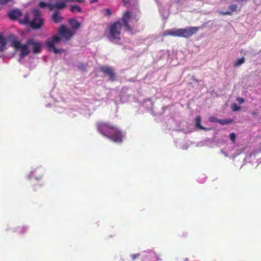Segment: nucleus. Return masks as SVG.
Wrapping results in <instances>:
<instances>
[{
    "mask_svg": "<svg viewBox=\"0 0 261 261\" xmlns=\"http://www.w3.org/2000/svg\"><path fill=\"white\" fill-rule=\"evenodd\" d=\"M7 41L5 38H4L3 36L0 34V45H6Z\"/></svg>",
    "mask_w": 261,
    "mask_h": 261,
    "instance_id": "4be33fe9",
    "label": "nucleus"
},
{
    "mask_svg": "<svg viewBox=\"0 0 261 261\" xmlns=\"http://www.w3.org/2000/svg\"><path fill=\"white\" fill-rule=\"evenodd\" d=\"M58 11H55L52 15V19L56 23H59L63 20V17L59 15Z\"/></svg>",
    "mask_w": 261,
    "mask_h": 261,
    "instance_id": "f8f14e48",
    "label": "nucleus"
},
{
    "mask_svg": "<svg viewBox=\"0 0 261 261\" xmlns=\"http://www.w3.org/2000/svg\"><path fill=\"white\" fill-rule=\"evenodd\" d=\"M28 44L32 47V52L34 54L41 53L43 46L41 42L36 41L34 38H30L28 39Z\"/></svg>",
    "mask_w": 261,
    "mask_h": 261,
    "instance_id": "423d86ee",
    "label": "nucleus"
},
{
    "mask_svg": "<svg viewBox=\"0 0 261 261\" xmlns=\"http://www.w3.org/2000/svg\"><path fill=\"white\" fill-rule=\"evenodd\" d=\"M105 11L107 16H110L111 15L112 13L110 9L107 8L105 10Z\"/></svg>",
    "mask_w": 261,
    "mask_h": 261,
    "instance_id": "c756f323",
    "label": "nucleus"
},
{
    "mask_svg": "<svg viewBox=\"0 0 261 261\" xmlns=\"http://www.w3.org/2000/svg\"><path fill=\"white\" fill-rule=\"evenodd\" d=\"M98 132L113 141L121 143L123 140L122 132L116 126L110 122H98L96 124Z\"/></svg>",
    "mask_w": 261,
    "mask_h": 261,
    "instance_id": "f257e3e1",
    "label": "nucleus"
},
{
    "mask_svg": "<svg viewBox=\"0 0 261 261\" xmlns=\"http://www.w3.org/2000/svg\"><path fill=\"white\" fill-rule=\"evenodd\" d=\"M139 255V254H134V258L137 257H138Z\"/></svg>",
    "mask_w": 261,
    "mask_h": 261,
    "instance_id": "473e14b6",
    "label": "nucleus"
},
{
    "mask_svg": "<svg viewBox=\"0 0 261 261\" xmlns=\"http://www.w3.org/2000/svg\"><path fill=\"white\" fill-rule=\"evenodd\" d=\"M220 14L222 15H231V12L230 11H225V12H220Z\"/></svg>",
    "mask_w": 261,
    "mask_h": 261,
    "instance_id": "bb28decb",
    "label": "nucleus"
},
{
    "mask_svg": "<svg viewBox=\"0 0 261 261\" xmlns=\"http://www.w3.org/2000/svg\"><path fill=\"white\" fill-rule=\"evenodd\" d=\"M245 62V59L244 57H242L240 59H239L236 62H235V64H234V66H240V65L242 64L243 63H244Z\"/></svg>",
    "mask_w": 261,
    "mask_h": 261,
    "instance_id": "aec40b11",
    "label": "nucleus"
},
{
    "mask_svg": "<svg viewBox=\"0 0 261 261\" xmlns=\"http://www.w3.org/2000/svg\"><path fill=\"white\" fill-rule=\"evenodd\" d=\"M122 27V24L120 20L114 22L110 25L109 28L110 35L109 36L110 40H120Z\"/></svg>",
    "mask_w": 261,
    "mask_h": 261,
    "instance_id": "39448f33",
    "label": "nucleus"
},
{
    "mask_svg": "<svg viewBox=\"0 0 261 261\" xmlns=\"http://www.w3.org/2000/svg\"><path fill=\"white\" fill-rule=\"evenodd\" d=\"M13 0H0V4L5 5L9 2H11Z\"/></svg>",
    "mask_w": 261,
    "mask_h": 261,
    "instance_id": "cd10ccee",
    "label": "nucleus"
},
{
    "mask_svg": "<svg viewBox=\"0 0 261 261\" xmlns=\"http://www.w3.org/2000/svg\"><path fill=\"white\" fill-rule=\"evenodd\" d=\"M66 4L63 2H59L56 3L54 5H52V7L56 8L58 9H61L65 8Z\"/></svg>",
    "mask_w": 261,
    "mask_h": 261,
    "instance_id": "4468645a",
    "label": "nucleus"
},
{
    "mask_svg": "<svg viewBox=\"0 0 261 261\" xmlns=\"http://www.w3.org/2000/svg\"><path fill=\"white\" fill-rule=\"evenodd\" d=\"M237 100L240 104H241L244 102V99L242 97H238L237 98Z\"/></svg>",
    "mask_w": 261,
    "mask_h": 261,
    "instance_id": "c85d7f7f",
    "label": "nucleus"
},
{
    "mask_svg": "<svg viewBox=\"0 0 261 261\" xmlns=\"http://www.w3.org/2000/svg\"><path fill=\"white\" fill-rule=\"evenodd\" d=\"M98 1V0H91L90 2V4H92V3H96Z\"/></svg>",
    "mask_w": 261,
    "mask_h": 261,
    "instance_id": "2f4dec72",
    "label": "nucleus"
},
{
    "mask_svg": "<svg viewBox=\"0 0 261 261\" xmlns=\"http://www.w3.org/2000/svg\"><path fill=\"white\" fill-rule=\"evenodd\" d=\"M199 30V28L197 27H190L183 29H172L164 31L162 36L163 37L171 36L188 38L195 34Z\"/></svg>",
    "mask_w": 261,
    "mask_h": 261,
    "instance_id": "7ed1b4c3",
    "label": "nucleus"
},
{
    "mask_svg": "<svg viewBox=\"0 0 261 261\" xmlns=\"http://www.w3.org/2000/svg\"><path fill=\"white\" fill-rule=\"evenodd\" d=\"M70 11L72 12H74L75 11H77L78 12H81L82 10H81V8L78 6L71 5L70 6Z\"/></svg>",
    "mask_w": 261,
    "mask_h": 261,
    "instance_id": "f3484780",
    "label": "nucleus"
},
{
    "mask_svg": "<svg viewBox=\"0 0 261 261\" xmlns=\"http://www.w3.org/2000/svg\"><path fill=\"white\" fill-rule=\"evenodd\" d=\"M58 34L62 36L66 40H69L74 34L70 29L67 28L64 25L60 26L58 30Z\"/></svg>",
    "mask_w": 261,
    "mask_h": 261,
    "instance_id": "0eeeda50",
    "label": "nucleus"
},
{
    "mask_svg": "<svg viewBox=\"0 0 261 261\" xmlns=\"http://www.w3.org/2000/svg\"><path fill=\"white\" fill-rule=\"evenodd\" d=\"M8 15L10 19L14 20L17 19L21 16L22 13L21 11L18 9L12 10L9 12Z\"/></svg>",
    "mask_w": 261,
    "mask_h": 261,
    "instance_id": "9d476101",
    "label": "nucleus"
},
{
    "mask_svg": "<svg viewBox=\"0 0 261 261\" xmlns=\"http://www.w3.org/2000/svg\"><path fill=\"white\" fill-rule=\"evenodd\" d=\"M9 37L11 38V46L17 50L20 49V57L21 58L30 54L31 51L29 49L30 44H28V40L25 44H21L20 41L15 36L10 35Z\"/></svg>",
    "mask_w": 261,
    "mask_h": 261,
    "instance_id": "20e7f679",
    "label": "nucleus"
},
{
    "mask_svg": "<svg viewBox=\"0 0 261 261\" xmlns=\"http://www.w3.org/2000/svg\"><path fill=\"white\" fill-rule=\"evenodd\" d=\"M32 13L33 16L31 20L30 19L29 13H27L24 18L19 19V22L20 24L29 25L33 30H38L44 26V20L38 10L33 9Z\"/></svg>",
    "mask_w": 261,
    "mask_h": 261,
    "instance_id": "f03ea898",
    "label": "nucleus"
},
{
    "mask_svg": "<svg viewBox=\"0 0 261 261\" xmlns=\"http://www.w3.org/2000/svg\"><path fill=\"white\" fill-rule=\"evenodd\" d=\"M99 70L105 75L109 76L110 81H114L116 80V73L112 67L108 66H103L100 67Z\"/></svg>",
    "mask_w": 261,
    "mask_h": 261,
    "instance_id": "6e6552de",
    "label": "nucleus"
},
{
    "mask_svg": "<svg viewBox=\"0 0 261 261\" xmlns=\"http://www.w3.org/2000/svg\"><path fill=\"white\" fill-rule=\"evenodd\" d=\"M229 9L230 10V12H234L237 11L238 9V6L235 4L230 5L229 6Z\"/></svg>",
    "mask_w": 261,
    "mask_h": 261,
    "instance_id": "5701e85b",
    "label": "nucleus"
},
{
    "mask_svg": "<svg viewBox=\"0 0 261 261\" xmlns=\"http://www.w3.org/2000/svg\"><path fill=\"white\" fill-rule=\"evenodd\" d=\"M18 231L20 233H23L25 232L26 229L23 226H20L18 228Z\"/></svg>",
    "mask_w": 261,
    "mask_h": 261,
    "instance_id": "b1692460",
    "label": "nucleus"
},
{
    "mask_svg": "<svg viewBox=\"0 0 261 261\" xmlns=\"http://www.w3.org/2000/svg\"><path fill=\"white\" fill-rule=\"evenodd\" d=\"M218 122L221 125H225L228 124H231L233 122V120L232 119H219Z\"/></svg>",
    "mask_w": 261,
    "mask_h": 261,
    "instance_id": "2eb2a0df",
    "label": "nucleus"
},
{
    "mask_svg": "<svg viewBox=\"0 0 261 261\" xmlns=\"http://www.w3.org/2000/svg\"><path fill=\"white\" fill-rule=\"evenodd\" d=\"M50 51H53L55 54H59L63 51V49H59L55 47V45L53 47H47Z\"/></svg>",
    "mask_w": 261,
    "mask_h": 261,
    "instance_id": "6ab92c4d",
    "label": "nucleus"
},
{
    "mask_svg": "<svg viewBox=\"0 0 261 261\" xmlns=\"http://www.w3.org/2000/svg\"><path fill=\"white\" fill-rule=\"evenodd\" d=\"M39 6L41 8H45L46 6H49V7L50 8V9H53V7H52V5L51 4H47V3L44 2H40L39 3Z\"/></svg>",
    "mask_w": 261,
    "mask_h": 261,
    "instance_id": "a211bd4d",
    "label": "nucleus"
},
{
    "mask_svg": "<svg viewBox=\"0 0 261 261\" xmlns=\"http://www.w3.org/2000/svg\"><path fill=\"white\" fill-rule=\"evenodd\" d=\"M231 108L232 110L234 112L239 111L241 109V108L235 103L231 105Z\"/></svg>",
    "mask_w": 261,
    "mask_h": 261,
    "instance_id": "412c9836",
    "label": "nucleus"
},
{
    "mask_svg": "<svg viewBox=\"0 0 261 261\" xmlns=\"http://www.w3.org/2000/svg\"><path fill=\"white\" fill-rule=\"evenodd\" d=\"M219 119H217L216 117L211 116L209 118V121L211 122H217Z\"/></svg>",
    "mask_w": 261,
    "mask_h": 261,
    "instance_id": "a878e982",
    "label": "nucleus"
},
{
    "mask_svg": "<svg viewBox=\"0 0 261 261\" xmlns=\"http://www.w3.org/2000/svg\"><path fill=\"white\" fill-rule=\"evenodd\" d=\"M229 137H230V139L232 141L234 142V141L236 140V134L234 133H230V135H229Z\"/></svg>",
    "mask_w": 261,
    "mask_h": 261,
    "instance_id": "393cba45",
    "label": "nucleus"
},
{
    "mask_svg": "<svg viewBox=\"0 0 261 261\" xmlns=\"http://www.w3.org/2000/svg\"><path fill=\"white\" fill-rule=\"evenodd\" d=\"M81 68V69H85V66L84 65H82V66Z\"/></svg>",
    "mask_w": 261,
    "mask_h": 261,
    "instance_id": "72a5a7b5",
    "label": "nucleus"
},
{
    "mask_svg": "<svg viewBox=\"0 0 261 261\" xmlns=\"http://www.w3.org/2000/svg\"><path fill=\"white\" fill-rule=\"evenodd\" d=\"M132 17V13L127 11L123 13L122 16V21L123 25L125 28V30L128 32H131L132 28L129 24V22L130 21Z\"/></svg>",
    "mask_w": 261,
    "mask_h": 261,
    "instance_id": "1a4fd4ad",
    "label": "nucleus"
},
{
    "mask_svg": "<svg viewBox=\"0 0 261 261\" xmlns=\"http://www.w3.org/2000/svg\"><path fill=\"white\" fill-rule=\"evenodd\" d=\"M6 45H0V52L3 51L5 50V49L6 48Z\"/></svg>",
    "mask_w": 261,
    "mask_h": 261,
    "instance_id": "7c9ffc66",
    "label": "nucleus"
},
{
    "mask_svg": "<svg viewBox=\"0 0 261 261\" xmlns=\"http://www.w3.org/2000/svg\"><path fill=\"white\" fill-rule=\"evenodd\" d=\"M69 23L73 29H77L80 27V23L75 19L71 20Z\"/></svg>",
    "mask_w": 261,
    "mask_h": 261,
    "instance_id": "dca6fc26",
    "label": "nucleus"
},
{
    "mask_svg": "<svg viewBox=\"0 0 261 261\" xmlns=\"http://www.w3.org/2000/svg\"><path fill=\"white\" fill-rule=\"evenodd\" d=\"M201 123V117L200 116H198L196 117L195 119V125L196 126L200 129L203 130H209V128H206L202 126L200 124Z\"/></svg>",
    "mask_w": 261,
    "mask_h": 261,
    "instance_id": "ddd939ff",
    "label": "nucleus"
},
{
    "mask_svg": "<svg viewBox=\"0 0 261 261\" xmlns=\"http://www.w3.org/2000/svg\"><path fill=\"white\" fill-rule=\"evenodd\" d=\"M61 40V36L55 35L53 37L52 39H48L46 41V45L47 47H53L56 43H58Z\"/></svg>",
    "mask_w": 261,
    "mask_h": 261,
    "instance_id": "9b49d317",
    "label": "nucleus"
}]
</instances>
